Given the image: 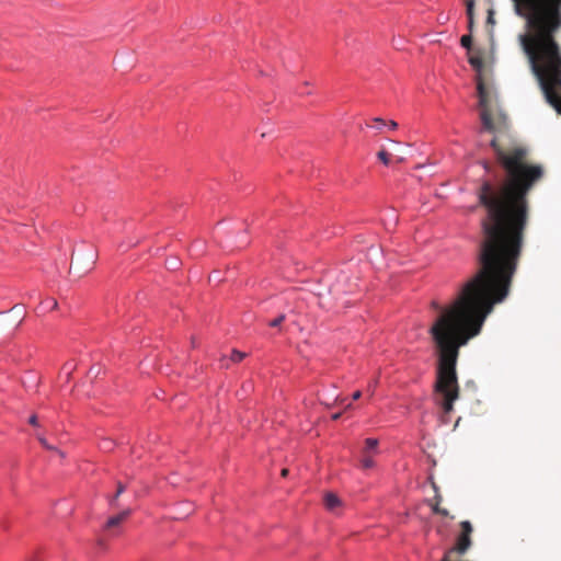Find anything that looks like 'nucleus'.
<instances>
[{"instance_id": "nucleus-9", "label": "nucleus", "mask_w": 561, "mask_h": 561, "mask_svg": "<svg viewBox=\"0 0 561 561\" xmlns=\"http://www.w3.org/2000/svg\"><path fill=\"white\" fill-rule=\"evenodd\" d=\"M126 490V486L125 484H123L122 482H117V489H116V492L115 494L110 499V505L111 506H117V499L118 496Z\"/></svg>"}, {"instance_id": "nucleus-23", "label": "nucleus", "mask_w": 561, "mask_h": 561, "mask_svg": "<svg viewBox=\"0 0 561 561\" xmlns=\"http://www.w3.org/2000/svg\"><path fill=\"white\" fill-rule=\"evenodd\" d=\"M50 302H51L50 304L51 309H56L58 306V302L55 299H50Z\"/></svg>"}, {"instance_id": "nucleus-4", "label": "nucleus", "mask_w": 561, "mask_h": 561, "mask_svg": "<svg viewBox=\"0 0 561 561\" xmlns=\"http://www.w3.org/2000/svg\"><path fill=\"white\" fill-rule=\"evenodd\" d=\"M323 503H324L325 508L332 513H336L337 510L342 506V502H341L340 497L332 492L324 494Z\"/></svg>"}, {"instance_id": "nucleus-6", "label": "nucleus", "mask_w": 561, "mask_h": 561, "mask_svg": "<svg viewBox=\"0 0 561 561\" xmlns=\"http://www.w3.org/2000/svg\"><path fill=\"white\" fill-rule=\"evenodd\" d=\"M378 449V440L376 438H367L365 440L364 455H374Z\"/></svg>"}, {"instance_id": "nucleus-11", "label": "nucleus", "mask_w": 561, "mask_h": 561, "mask_svg": "<svg viewBox=\"0 0 561 561\" xmlns=\"http://www.w3.org/2000/svg\"><path fill=\"white\" fill-rule=\"evenodd\" d=\"M469 62L478 71H480L483 67V60L480 56H471L469 58Z\"/></svg>"}, {"instance_id": "nucleus-12", "label": "nucleus", "mask_w": 561, "mask_h": 561, "mask_svg": "<svg viewBox=\"0 0 561 561\" xmlns=\"http://www.w3.org/2000/svg\"><path fill=\"white\" fill-rule=\"evenodd\" d=\"M247 356L245 353H242L240 351H237V350H233L231 352V356H230V359L233 362V363H240L244 357Z\"/></svg>"}, {"instance_id": "nucleus-20", "label": "nucleus", "mask_w": 561, "mask_h": 561, "mask_svg": "<svg viewBox=\"0 0 561 561\" xmlns=\"http://www.w3.org/2000/svg\"><path fill=\"white\" fill-rule=\"evenodd\" d=\"M28 423L33 426H37L38 425V421H37V416L35 414H33L30 419H28Z\"/></svg>"}, {"instance_id": "nucleus-1", "label": "nucleus", "mask_w": 561, "mask_h": 561, "mask_svg": "<svg viewBox=\"0 0 561 561\" xmlns=\"http://www.w3.org/2000/svg\"><path fill=\"white\" fill-rule=\"evenodd\" d=\"M480 133L494 134L490 145L506 176L501 185L484 181L479 190L486 216L481 220L478 271L449 306L440 308L433 302L439 309L428 329L437 355L434 392L444 414L453 412L460 396V347L480 333L493 307L510 294L528 221L527 194L545 174L540 164L528 163L526 148L502 141L510 128L504 111H480Z\"/></svg>"}, {"instance_id": "nucleus-22", "label": "nucleus", "mask_w": 561, "mask_h": 561, "mask_svg": "<svg viewBox=\"0 0 561 561\" xmlns=\"http://www.w3.org/2000/svg\"><path fill=\"white\" fill-rule=\"evenodd\" d=\"M362 396V392L359 390L355 391L352 396L353 400H358Z\"/></svg>"}, {"instance_id": "nucleus-16", "label": "nucleus", "mask_w": 561, "mask_h": 561, "mask_svg": "<svg viewBox=\"0 0 561 561\" xmlns=\"http://www.w3.org/2000/svg\"><path fill=\"white\" fill-rule=\"evenodd\" d=\"M433 489H434V491H435V496H434V499L432 500V502L440 504V503H442V501H443V496H442V494L439 493L438 486H437L434 482H433Z\"/></svg>"}, {"instance_id": "nucleus-21", "label": "nucleus", "mask_w": 561, "mask_h": 561, "mask_svg": "<svg viewBox=\"0 0 561 561\" xmlns=\"http://www.w3.org/2000/svg\"><path fill=\"white\" fill-rule=\"evenodd\" d=\"M388 126H389L390 129H393V130L398 128V124L394 121H390L388 123Z\"/></svg>"}, {"instance_id": "nucleus-7", "label": "nucleus", "mask_w": 561, "mask_h": 561, "mask_svg": "<svg viewBox=\"0 0 561 561\" xmlns=\"http://www.w3.org/2000/svg\"><path fill=\"white\" fill-rule=\"evenodd\" d=\"M37 439L38 442L41 443V445L47 449V450H50V451H54L56 453L57 455H59L61 458L65 456L64 453L61 450H59L58 448H56L55 446L50 445L47 439L45 437H43L42 435H37Z\"/></svg>"}, {"instance_id": "nucleus-27", "label": "nucleus", "mask_w": 561, "mask_h": 561, "mask_svg": "<svg viewBox=\"0 0 561 561\" xmlns=\"http://www.w3.org/2000/svg\"><path fill=\"white\" fill-rule=\"evenodd\" d=\"M374 387H375V385H369V386H368V391H369L370 393H373V392H374Z\"/></svg>"}, {"instance_id": "nucleus-13", "label": "nucleus", "mask_w": 561, "mask_h": 561, "mask_svg": "<svg viewBox=\"0 0 561 561\" xmlns=\"http://www.w3.org/2000/svg\"><path fill=\"white\" fill-rule=\"evenodd\" d=\"M378 159L385 164L388 165L390 163V153L387 152L385 149H381L378 152Z\"/></svg>"}, {"instance_id": "nucleus-25", "label": "nucleus", "mask_w": 561, "mask_h": 561, "mask_svg": "<svg viewBox=\"0 0 561 561\" xmlns=\"http://www.w3.org/2000/svg\"><path fill=\"white\" fill-rule=\"evenodd\" d=\"M340 416H341V413H335V414L332 415V419L333 420H339Z\"/></svg>"}, {"instance_id": "nucleus-19", "label": "nucleus", "mask_w": 561, "mask_h": 561, "mask_svg": "<svg viewBox=\"0 0 561 561\" xmlns=\"http://www.w3.org/2000/svg\"><path fill=\"white\" fill-rule=\"evenodd\" d=\"M373 121H374V123H376V124H377V126H376V127H377V129H379V130L381 129V127H382V126H385V125H386L385 121H383L382 118H380V117H376V118H374Z\"/></svg>"}, {"instance_id": "nucleus-17", "label": "nucleus", "mask_w": 561, "mask_h": 561, "mask_svg": "<svg viewBox=\"0 0 561 561\" xmlns=\"http://www.w3.org/2000/svg\"><path fill=\"white\" fill-rule=\"evenodd\" d=\"M461 42V45L465 47V48H470L471 46V42H472V37L470 35H463L460 39Z\"/></svg>"}, {"instance_id": "nucleus-3", "label": "nucleus", "mask_w": 561, "mask_h": 561, "mask_svg": "<svg viewBox=\"0 0 561 561\" xmlns=\"http://www.w3.org/2000/svg\"><path fill=\"white\" fill-rule=\"evenodd\" d=\"M460 534L457 537V541L454 548H451L447 553L451 554L457 552L459 554H463L471 547V534L473 531L472 525L468 520H463L460 523Z\"/></svg>"}, {"instance_id": "nucleus-24", "label": "nucleus", "mask_w": 561, "mask_h": 561, "mask_svg": "<svg viewBox=\"0 0 561 561\" xmlns=\"http://www.w3.org/2000/svg\"><path fill=\"white\" fill-rule=\"evenodd\" d=\"M176 266H178V263H176L175 261H173V262H171V263L169 264V267H170V268H173V270H174V268H176Z\"/></svg>"}, {"instance_id": "nucleus-5", "label": "nucleus", "mask_w": 561, "mask_h": 561, "mask_svg": "<svg viewBox=\"0 0 561 561\" xmlns=\"http://www.w3.org/2000/svg\"><path fill=\"white\" fill-rule=\"evenodd\" d=\"M130 514H131V511L129 508H127V510H124L123 512H121L119 514L110 517L105 524V529L111 530L114 527L119 526L123 522H125L129 517Z\"/></svg>"}, {"instance_id": "nucleus-26", "label": "nucleus", "mask_w": 561, "mask_h": 561, "mask_svg": "<svg viewBox=\"0 0 561 561\" xmlns=\"http://www.w3.org/2000/svg\"><path fill=\"white\" fill-rule=\"evenodd\" d=\"M288 474V469H283L282 470V477H287Z\"/></svg>"}, {"instance_id": "nucleus-15", "label": "nucleus", "mask_w": 561, "mask_h": 561, "mask_svg": "<svg viewBox=\"0 0 561 561\" xmlns=\"http://www.w3.org/2000/svg\"><path fill=\"white\" fill-rule=\"evenodd\" d=\"M285 318H286L285 314L282 313L277 318L271 320L268 322V325L272 328H277L284 322Z\"/></svg>"}, {"instance_id": "nucleus-18", "label": "nucleus", "mask_w": 561, "mask_h": 561, "mask_svg": "<svg viewBox=\"0 0 561 561\" xmlns=\"http://www.w3.org/2000/svg\"><path fill=\"white\" fill-rule=\"evenodd\" d=\"M486 23L489 25H494L495 24L494 10L493 9H489L488 10Z\"/></svg>"}, {"instance_id": "nucleus-2", "label": "nucleus", "mask_w": 561, "mask_h": 561, "mask_svg": "<svg viewBox=\"0 0 561 561\" xmlns=\"http://www.w3.org/2000/svg\"><path fill=\"white\" fill-rule=\"evenodd\" d=\"M515 14L525 21L517 36L519 47L546 101L561 115V0H511ZM468 28L474 26V0H466Z\"/></svg>"}, {"instance_id": "nucleus-14", "label": "nucleus", "mask_w": 561, "mask_h": 561, "mask_svg": "<svg viewBox=\"0 0 561 561\" xmlns=\"http://www.w3.org/2000/svg\"><path fill=\"white\" fill-rule=\"evenodd\" d=\"M375 465L374 460H373V457L371 455H364L363 459H362V466L363 468L365 469H369V468H373Z\"/></svg>"}, {"instance_id": "nucleus-10", "label": "nucleus", "mask_w": 561, "mask_h": 561, "mask_svg": "<svg viewBox=\"0 0 561 561\" xmlns=\"http://www.w3.org/2000/svg\"><path fill=\"white\" fill-rule=\"evenodd\" d=\"M430 505L432 507L433 513L439 514L445 517H449V512L446 508H442L440 504L431 502Z\"/></svg>"}, {"instance_id": "nucleus-8", "label": "nucleus", "mask_w": 561, "mask_h": 561, "mask_svg": "<svg viewBox=\"0 0 561 561\" xmlns=\"http://www.w3.org/2000/svg\"><path fill=\"white\" fill-rule=\"evenodd\" d=\"M22 322V319L18 321H10L9 318H0V333H2L5 329H8L10 325L13 324L12 331L15 330L20 323Z\"/></svg>"}, {"instance_id": "nucleus-28", "label": "nucleus", "mask_w": 561, "mask_h": 561, "mask_svg": "<svg viewBox=\"0 0 561 561\" xmlns=\"http://www.w3.org/2000/svg\"><path fill=\"white\" fill-rule=\"evenodd\" d=\"M27 561H35V560H33V559H28Z\"/></svg>"}]
</instances>
